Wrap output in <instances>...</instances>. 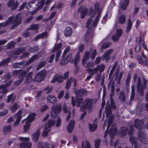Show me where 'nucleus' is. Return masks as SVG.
Returning <instances> with one entry per match:
<instances>
[{"label":"nucleus","instance_id":"nucleus-11","mask_svg":"<svg viewBox=\"0 0 148 148\" xmlns=\"http://www.w3.org/2000/svg\"><path fill=\"white\" fill-rule=\"evenodd\" d=\"M134 128L133 125L130 127L128 131V134L130 136L129 141L132 144L136 145L138 141L137 138L133 136H130L133 133Z\"/></svg>","mask_w":148,"mask_h":148},{"label":"nucleus","instance_id":"nucleus-53","mask_svg":"<svg viewBox=\"0 0 148 148\" xmlns=\"http://www.w3.org/2000/svg\"><path fill=\"white\" fill-rule=\"evenodd\" d=\"M141 49L140 43H137L134 49L136 51L139 52Z\"/></svg>","mask_w":148,"mask_h":148},{"label":"nucleus","instance_id":"nucleus-14","mask_svg":"<svg viewBox=\"0 0 148 148\" xmlns=\"http://www.w3.org/2000/svg\"><path fill=\"white\" fill-rule=\"evenodd\" d=\"M147 81L145 79H143V84L141 85L140 79V78L138 79L137 85L138 91L142 93L144 89L146 87L147 85Z\"/></svg>","mask_w":148,"mask_h":148},{"label":"nucleus","instance_id":"nucleus-21","mask_svg":"<svg viewBox=\"0 0 148 148\" xmlns=\"http://www.w3.org/2000/svg\"><path fill=\"white\" fill-rule=\"evenodd\" d=\"M73 83L74 87H75L77 85V81L73 78H69L67 81L66 84V88L68 89L70 88L71 84Z\"/></svg>","mask_w":148,"mask_h":148},{"label":"nucleus","instance_id":"nucleus-57","mask_svg":"<svg viewBox=\"0 0 148 148\" xmlns=\"http://www.w3.org/2000/svg\"><path fill=\"white\" fill-rule=\"evenodd\" d=\"M95 148H99L100 142V140L99 139H97L95 141Z\"/></svg>","mask_w":148,"mask_h":148},{"label":"nucleus","instance_id":"nucleus-44","mask_svg":"<svg viewBox=\"0 0 148 148\" xmlns=\"http://www.w3.org/2000/svg\"><path fill=\"white\" fill-rule=\"evenodd\" d=\"M125 16L124 15H121L118 21L119 23L121 24L124 23L125 21Z\"/></svg>","mask_w":148,"mask_h":148},{"label":"nucleus","instance_id":"nucleus-63","mask_svg":"<svg viewBox=\"0 0 148 148\" xmlns=\"http://www.w3.org/2000/svg\"><path fill=\"white\" fill-rule=\"evenodd\" d=\"M84 46L83 44H81L79 48L78 52H82L84 50Z\"/></svg>","mask_w":148,"mask_h":148},{"label":"nucleus","instance_id":"nucleus-55","mask_svg":"<svg viewBox=\"0 0 148 148\" xmlns=\"http://www.w3.org/2000/svg\"><path fill=\"white\" fill-rule=\"evenodd\" d=\"M15 45V42L14 41H11L7 45V47L9 49H11L13 48Z\"/></svg>","mask_w":148,"mask_h":148},{"label":"nucleus","instance_id":"nucleus-4","mask_svg":"<svg viewBox=\"0 0 148 148\" xmlns=\"http://www.w3.org/2000/svg\"><path fill=\"white\" fill-rule=\"evenodd\" d=\"M92 99L86 98L83 102L82 106L80 108L81 111L83 112L85 110L89 112H91L92 109Z\"/></svg>","mask_w":148,"mask_h":148},{"label":"nucleus","instance_id":"nucleus-17","mask_svg":"<svg viewBox=\"0 0 148 148\" xmlns=\"http://www.w3.org/2000/svg\"><path fill=\"white\" fill-rule=\"evenodd\" d=\"M138 138L141 143L145 144L148 141L145 134L143 132H139L138 134Z\"/></svg>","mask_w":148,"mask_h":148},{"label":"nucleus","instance_id":"nucleus-15","mask_svg":"<svg viewBox=\"0 0 148 148\" xmlns=\"http://www.w3.org/2000/svg\"><path fill=\"white\" fill-rule=\"evenodd\" d=\"M72 57L71 54L69 53L66 56L62 55V59L60 62V64L61 65H64L67 64L69 61L71 60Z\"/></svg>","mask_w":148,"mask_h":148},{"label":"nucleus","instance_id":"nucleus-12","mask_svg":"<svg viewBox=\"0 0 148 148\" xmlns=\"http://www.w3.org/2000/svg\"><path fill=\"white\" fill-rule=\"evenodd\" d=\"M47 72L43 70L37 73L34 76V81L37 82H41L44 78L46 75Z\"/></svg>","mask_w":148,"mask_h":148},{"label":"nucleus","instance_id":"nucleus-16","mask_svg":"<svg viewBox=\"0 0 148 148\" xmlns=\"http://www.w3.org/2000/svg\"><path fill=\"white\" fill-rule=\"evenodd\" d=\"M17 73H20V75L19 77V80L18 81H16L14 82V84L15 85H17L21 83L23 80L25 75L27 74V71H16Z\"/></svg>","mask_w":148,"mask_h":148},{"label":"nucleus","instance_id":"nucleus-10","mask_svg":"<svg viewBox=\"0 0 148 148\" xmlns=\"http://www.w3.org/2000/svg\"><path fill=\"white\" fill-rule=\"evenodd\" d=\"M55 124V121L53 119H50L49 120L47 124H46V127H45L43 132L42 135L44 136H46L50 130V128L54 125Z\"/></svg>","mask_w":148,"mask_h":148},{"label":"nucleus","instance_id":"nucleus-45","mask_svg":"<svg viewBox=\"0 0 148 148\" xmlns=\"http://www.w3.org/2000/svg\"><path fill=\"white\" fill-rule=\"evenodd\" d=\"M26 124L24 126V130L25 132H27L30 126V123L28 121H25Z\"/></svg>","mask_w":148,"mask_h":148},{"label":"nucleus","instance_id":"nucleus-24","mask_svg":"<svg viewBox=\"0 0 148 148\" xmlns=\"http://www.w3.org/2000/svg\"><path fill=\"white\" fill-rule=\"evenodd\" d=\"M143 124V122L142 120L136 119L134 121V127L138 130H140L142 128Z\"/></svg>","mask_w":148,"mask_h":148},{"label":"nucleus","instance_id":"nucleus-36","mask_svg":"<svg viewBox=\"0 0 148 148\" xmlns=\"http://www.w3.org/2000/svg\"><path fill=\"white\" fill-rule=\"evenodd\" d=\"M33 72H31L29 73L27 75V78L26 80V82L27 83H29L32 81H34V77H33Z\"/></svg>","mask_w":148,"mask_h":148},{"label":"nucleus","instance_id":"nucleus-37","mask_svg":"<svg viewBox=\"0 0 148 148\" xmlns=\"http://www.w3.org/2000/svg\"><path fill=\"white\" fill-rule=\"evenodd\" d=\"M82 148H92V147L89 142L87 140H85L82 142Z\"/></svg>","mask_w":148,"mask_h":148},{"label":"nucleus","instance_id":"nucleus-61","mask_svg":"<svg viewBox=\"0 0 148 148\" xmlns=\"http://www.w3.org/2000/svg\"><path fill=\"white\" fill-rule=\"evenodd\" d=\"M55 55L54 53L52 54L51 55L49 58H48V61L49 63H51L54 59Z\"/></svg>","mask_w":148,"mask_h":148},{"label":"nucleus","instance_id":"nucleus-23","mask_svg":"<svg viewBox=\"0 0 148 148\" xmlns=\"http://www.w3.org/2000/svg\"><path fill=\"white\" fill-rule=\"evenodd\" d=\"M22 110H19L17 113V114L15 115V117L16 118H17V119L14 124V127H15L19 124L21 117V114L22 113Z\"/></svg>","mask_w":148,"mask_h":148},{"label":"nucleus","instance_id":"nucleus-20","mask_svg":"<svg viewBox=\"0 0 148 148\" xmlns=\"http://www.w3.org/2000/svg\"><path fill=\"white\" fill-rule=\"evenodd\" d=\"M88 11V8L85 7H84L83 6H81V7L79 8L78 12L80 13L81 17L82 18H84Z\"/></svg>","mask_w":148,"mask_h":148},{"label":"nucleus","instance_id":"nucleus-30","mask_svg":"<svg viewBox=\"0 0 148 148\" xmlns=\"http://www.w3.org/2000/svg\"><path fill=\"white\" fill-rule=\"evenodd\" d=\"M25 51V48L24 47H22L19 48L15 51H12L10 52V54L12 55H18L21 53H22Z\"/></svg>","mask_w":148,"mask_h":148},{"label":"nucleus","instance_id":"nucleus-33","mask_svg":"<svg viewBox=\"0 0 148 148\" xmlns=\"http://www.w3.org/2000/svg\"><path fill=\"white\" fill-rule=\"evenodd\" d=\"M129 3V0H121V8L122 10H125Z\"/></svg>","mask_w":148,"mask_h":148},{"label":"nucleus","instance_id":"nucleus-41","mask_svg":"<svg viewBox=\"0 0 148 148\" xmlns=\"http://www.w3.org/2000/svg\"><path fill=\"white\" fill-rule=\"evenodd\" d=\"M80 59V56L79 52H77L75 58L74 62L75 66L77 65V64L79 62Z\"/></svg>","mask_w":148,"mask_h":148},{"label":"nucleus","instance_id":"nucleus-43","mask_svg":"<svg viewBox=\"0 0 148 148\" xmlns=\"http://www.w3.org/2000/svg\"><path fill=\"white\" fill-rule=\"evenodd\" d=\"M12 130V127L10 125H7L5 126L3 130L5 133L6 134L10 132Z\"/></svg>","mask_w":148,"mask_h":148},{"label":"nucleus","instance_id":"nucleus-52","mask_svg":"<svg viewBox=\"0 0 148 148\" xmlns=\"http://www.w3.org/2000/svg\"><path fill=\"white\" fill-rule=\"evenodd\" d=\"M11 109L12 110V111H14L18 108V104L17 103L14 104L12 105L10 107Z\"/></svg>","mask_w":148,"mask_h":148},{"label":"nucleus","instance_id":"nucleus-32","mask_svg":"<svg viewBox=\"0 0 148 148\" xmlns=\"http://www.w3.org/2000/svg\"><path fill=\"white\" fill-rule=\"evenodd\" d=\"M112 15V13L110 11H108L105 15L103 17L101 22L102 23H104L106 20L110 18Z\"/></svg>","mask_w":148,"mask_h":148},{"label":"nucleus","instance_id":"nucleus-1","mask_svg":"<svg viewBox=\"0 0 148 148\" xmlns=\"http://www.w3.org/2000/svg\"><path fill=\"white\" fill-rule=\"evenodd\" d=\"M98 11V12L94 21L91 23L92 19L90 18L88 19L86 25V27H89V28L90 29L95 27L97 24L98 21L101 17L102 9L101 8H99V3L97 2H96L94 5V9H93L92 7L90 8L89 13L90 16L91 17L94 16Z\"/></svg>","mask_w":148,"mask_h":148},{"label":"nucleus","instance_id":"nucleus-29","mask_svg":"<svg viewBox=\"0 0 148 148\" xmlns=\"http://www.w3.org/2000/svg\"><path fill=\"white\" fill-rule=\"evenodd\" d=\"M40 134V130H38L35 132L32 135V138L34 142H37L38 139L39 137Z\"/></svg>","mask_w":148,"mask_h":148},{"label":"nucleus","instance_id":"nucleus-18","mask_svg":"<svg viewBox=\"0 0 148 148\" xmlns=\"http://www.w3.org/2000/svg\"><path fill=\"white\" fill-rule=\"evenodd\" d=\"M19 3L16 0H9L8 3V6L12 10L16 9Z\"/></svg>","mask_w":148,"mask_h":148},{"label":"nucleus","instance_id":"nucleus-48","mask_svg":"<svg viewBox=\"0 0 148 148\" xmlns=\"http://www.w3.org/2000/svg\"><path fill=\"white\" fill-rule=\"evenodd\" d=\"M10 58H7L6 59L3 60L0 63V67L1 66H4L5 64H7V63L10 62Z\"/></svg>","mask_w":148,"mask_h":148},{"label":"nucleus","instance_id":"nucleus-22","mask_svg":"<svg viewBox=\"0 0 148 148\" xmlns=\"http://www.w3.org/2000/svg\"><path fill=\"white\" fill-rule=\"evenodd\" d=\"M113 51L112 49H109L107 51L104 53L102 56V60H105L106 62L108 61L110 58V55L112 53Z\"/></svg>","mask_w":148,"mask_h":148},{"label":"nucleus","instance_id":"nucleus-27","mask_svg":"<svg viewBox=\"0 0 148 148\" xmlns=\"http://www.w3.org/2000/svg\"><path fill=\"white\" fill-rule=\"evenodd\" d=\"M36 114L35 113H32L29 115L26 119H24L22 121L21 123H23L25 121H28L30 123L35 119V117Z\"/></svg>","mask_w":148,"mask_h":148},{"label":"nucleus","instance_id":"nucleus-39","mask_svg":"<svg viewBox=\"0 0 148 148\" xmlns=\"http://www.w3.org/2000/svg\"><path fill=\"white\" fill-rule=\"evenodd\" d=\"M127 128L125 127L121 128L120 130V135L121 137H123L125 136L126 134Z\"/></svg>","mask_w":148,"mask_h":148},{"label":"nucleus","instance_id":"nucleus-54","mask_svg":"<svg viewBox=\"0 0 148 148\" xmlns=\"http://www.w3.org/2000/svg\"><path fill=\"white\" fill-rule=\"evenodd\" d=\"M137 58L138 60V62L139 63L141 64H144L145 61H143L142 60V57L140 55H138L137 56Z\"/></svg>","mask_w":148,"mask_h":148},{"label":"nucleus","instance_id":"nucleus-26","mask_svg":"<svg viewBox=\"0 0 148 148\" xmlns=\"http://www.w3.org/2000/svg\"><path fill=\"white\" fill-rule=\"evenodd\" d=\"M75 122L73 120H71L69 122L67 127V130L68 132H72L74 128Z\"/></svg>","mask_w":148,"mask_h":148},{"label":"nucleus","instance_id":"nucleus-40","mask_svg":"<svg viewBox=\"0 0 148 148\" xmlns=\"http://www.w3.org/2000/svg\"><path fill=\"white\" fill-rule=\"evenodd\" d=\"M132 22L130 19H129L127 21V25L126 31L127 33H128L130 32L132 28Z\"/></svg>","mask_w":148,"mask_h":148},{"label":"nucleus","instance_id":"nucleus-51","mask_svg":"<svg viewBox=\"0 0 148 148\" xmlns=\"http://www.w3.org/2000/svg\"><path fill=\"white\" fill-rule=\"evenodd\" d=\"M97 66L99 70V72H101V71H103L105 68V66L103 64H101L100 65H98Z\"/></svg>","mask_w":148,"mask_h":148},{"label":"nucleus","instance_id":"nucleus-59","mask_svg":"<svg viewBox=\"0 0 148 148\" xmlns=\"http://www.w3.org/2000/svg\"><path fill=\"white\" fill-rule=\"evenodd\" d=\"M39 50V48L36 46H35L33 48H31L29 50V51L30 52H33L36 51H38Z\"/></svg>","mask_w":148,"mask_h":148},{"label":"nucleus","instance_id":"nucleus-8","mask_svg":"<svg viewBox=\"0 0 148 148\" xmlns=\"http://www.w3.org/2000/svg\"><path fill=\"white\" fill-rule=\"evenodd\" d=\"M62 45L61 43H60L57 45H55L51 51V52L52 53L55 51L57 52L55 59L56 61V62H58L59 61V58L60 56L61 52L60 49H62L64 48V47H62Z\"/></svg>","mask_w":148,"mask_h":148},{"label":"nucleus","instance_id":"nucleus-28","mask_svg":"<svg viewBox=\"0 0 148 148\" xmlns=\"http://www.w3.org/2000/svg\"><path fill=\"white\" fill-rule=\"evenodd\" d=\"M75 94L79 96H85L87 95V91L83 89H81L77 91H75Z\"/></svg>","mask_w":148,"mask_h":148},{"label":"nucleus","instance_id":"nucleus-58","mask_svg":"<svg viewBox=\"0 0 148 148\" xmlns=\"http://www.w3.org/2000/svg\"><path fill=\"white\" fill-rule=\"evenodd\" d=\"M119 99L122 101H124L125 100V97L123 92H122L121 93L119 97Z\"/></svg>","mask_w":148,"mask_h":148},{"label":"nucleus","instance_id":"nucleus-38","mask_svg":"<svg viewBox=\"0 0 148 148\" xmlns=\"http://www.w3.org/2000/svg\"><path fill=\"white\" fill-rule=\"evenodd\" d=\"M47 32L46 31L42 33L41 34H39L37 35L34 38L35 40H37L40 38H43L45 37H46L47 36Z\"/></svg>","mask_w":148,"mask_h":148},{"label":"nucleus","instance_id":"nucleus-13","mask_svg":"<svg viewBox=\"0 0 148 148\" xmlns=\"http://www.w3.org/2000/svg\"><path fill=\"white\" fill-rule=\"evenodd\" d=\"M11 83V82H10L8 84L6 83V85L3 84L0 86V99L3 98L4 95H5V94L8 91L6 87L8 86Z\"/></svg>","mask_w":148,"mask_h":148},{"label":"nucleus","instance_id":"nucleus-3","mask_svg":"<svg viewBox=\"0 0 148 148\" xmlns=\"http://www.w3.org/2000/svg\"><path fill=\"white\" fill-rule=\"evenodd\" d=\"M44 0H42L40 3H39L38 1H37L38 4L37 3H36V5H37V7L36 8H40L43 6L44 5ZM37 1H38L37 0H32L27 4L25 2L23 3L22 5L20 6V10H21L23 9L26 6V8L27 9V10H29V8H31L32 7L31 4H33L34 3H35ZM35 8H36V7H35Z\"/></svg>","mask_w":148,"mask_h":148},{"label":"nucleus","instance_id":"nucleus-64","mask_svg":"<svg viewBox=\"0 0 148 148\" xmlns=\"http://www.w3.org/2000/svg\"><path fill=\"white\" fill-rule=\"evenodd\" d=\"M38 148H49V146L48 144L46 143H43L42 144L41 146L39 147Z\"/></svg>","mask_w":148,"mask_h":148},{"label":"nucleus","instance_id":"nucleus-9","mask_svg":"<svg viewBox=\"0 0 148 148\" xmlns=\"http://www.w3.org/2000/svg\"><path fill=\"white\" fill-rule=\"evenodd\" d=\"M61 105L60 104H58L56 106L53 105L52 106V111L51 113V116L53 119L56 117L58 115V113L61 111Z\"/></svg>","mask_w":148,"mask_h":148},{"label":"nucleus","instance_id":"nucleus-60","mask_svg":"<svg viewBox=\"0 0 148 148\" xmlns=\"http://www.w3.org/2000/svg\"><path fill=\"white\" fill-rule=\"evenodd\" d=\"M122 33V30L121 29H117L116 32V35L118 37H120Z\"/></svg>","mask_w":148,"mask_h":148},{"label":"nucleus","instance_id":"nucleus-34","mask_svg":"<svg viewBox=\"0 0 148 148\" xmlns=\"http://www.w3.org/2000/svg\"><path fill=\"white\" fill-rule=\"evenodd\" d=\"M47 100L49 102L52 103H55L57 102L56 98L53 95H49L47 97Z\"/></svg>","mask_w":148,"mask_h":148},{"label":"nucleus","instance_id":"nucleus-35","mask_svg":"<svg viewBox=\"0 0 148 148\" xmlns=\"http://www.w3.org/2000/svg\"><path fill=\"white\" fill-rule=\"evenodd\" d=\"M72 32V28L70 27H67L65 30L64 34L65 36L69 37L71 36Z\"/></svg>","mask_w":148,"mask_h":148},{"label":"nucleus","instance_id":"nucleus-25","mask_svg":"<svg viewBox=\"0 0 148 148\" xmlns=\"http://www.w3.org/2000/svg\"><path fill=\"white\" fill-rule=\"evenodd\" d=\"M63 77L62 75H56L52 79L51 82L53 83L56 82L58 83H61L63 81Z\"/></svg>","mask_w":148,"mask_h":148},{"label":"nucleus","instance_id":"nucleus-31","mask_svg":"<svg viewBox=\"0 0 148 148\" xmlns=\"http://www.w3.org/2000/svg\"><path fill=\"white\" fill-rule=\"evenodd\" d=\"M90 29H88L85 34L84 41L86 43H87L88 41H89L90 42H91V35L92 34L90 32Z\"/></svg>","mask_w":148,"mask_h":148},{"label":"nucleus","instance_id":"nucleus-46","mask_svg":"<svg viewBox=\"0 0 148 148\" xmlns=\"http://www.w3.org/2000/svg\"><path fill=\"white\" fill-rule=\"evenodd\" d=\"M76 102L77 103L76 106L77 107H79L80 106V104H82V102L83 100L82 97L78 98L76 97Z\"/></svg>","mask_w":148,"mask_h":148},{"label":"nucleus","instance_id":"nucleus-47","mask_svg":"<svg viewBox=\"0 0 148 148\" xmlns=\"http://www.w3.org/2000/svg\"><path fill=\"white\" fill-rule=\"evenodd\" d=\"M89 128L90 131L94 132L96 129L97 125L96 124L93 123L92 124H89Z\"/></svg>","mask_w":148,"mask_h":148},{"label":"nucleus","instance_id":"nucleus-50","mask_svg":"<svg viewBox=\"0 0 148 148\" xmlns=\"http://www.w3.org/2000/svg\"><path fill=\"white\" fill-rule=\"evenodd\" d=\"M98 71V69L97 66L96 67L93 69L90 70L89 71V73L91 75H93L96 73Z\"/></svg>","mask_w":148,"mask_h":148},{"label":"nucleus","instance_id":"nucleus-49","mask_svg":"<svg viewBox=\"0 0 148 148\" xmlns=\"http://www.w3.org/2000/svg\"><path fill=\"white\" fill-rule=\"evenodd\" d=\"M39 28V25L37 24H32L29 28V29L32 30H37Z\"/></svg>","mask_w":148,"mask_h":148},{"label":"nucleus","instance_id":"nucleus-56","mask_svg":"<svg viewBox=\"0 0 148 148\" xmlns=\"http://www.w3.org/2000/svg\"><path fill=\"white\" fill-rule=\"evenodd\" d=\"M113 118L112 117L108 119V127L107 129H108L111 125Z\"/></svg>","mask_w":148,"mask_h":148},{"label":"nucleus","instance_id":"nucleus-42","mask_svg":"<svg viewBox=\"0 0 148 148\" xmlns=\"http://www.w3.org/2000/svg\"><path fill=\"white\" fill-rule=\"evenodd\" d=\"M82 64L86 68H93L94 66V64L92 62H87L86 63V62H85L84 63H82Z\"/></svg>","mask_w":148,"mask_h":148},{"label":"nucleus","instance_id":"nucleus-7","mask_svg":"<svg viewBox=\"0 0 148 148\" xmlns=\"http://www.w3.org/2000/svg\"><path fill=\"white\" fill-rule=\"evenodd\" d=\"M18 139L22 142L20 144V148H31L32 146V143L29 142V138H25L19 137Z\"/></svg>","mask_w":148,"mask_h":148},{"label":"nucleus","instance_id":"nucleus-2","mask_svg":"<svg viewBox=\"0 0 148 148\" xmlns=\"http://www.w3.org/2000/svg\"><path fill=\"white\" fill-rule=\"evenodd\" d=\"M22 15L21 14H18L16 15L15 16H13L10 17L6 22L0 23V29L10 24H12L11 28L13 29L17 26L19 25L21 21Z\"/></svg>","mask_w":148,"mask_h":148},{"label":"nucleus","instance_id":"nucleus-19","mask_svg":"<svg viewBox=\"0 0 148 148\" xmlns=\"http://www.w3.org/2000/svg\"><path fill=\"white\" fill-rule=\"evenodd\" d=\"M116 132V127L115 125H113L111 128L110 131L109 132V134L111 138L110 140V145L111 146L112 145L113 142L112 140L113 138V137L114 136L115 133Z\"/></svg>","mask_w":148,"mask_h":148},{"label":"nucleus","instance_id":"nucleus-62","mask_svg":"<svg viewBox=\"0 0 148 148\" xmlns=\"http://www.w3.org/2000/svg\"><path fill=\"white\" fill-rule=\"evenodd\" d=\"M49 107L46 105H44L41 108L40 111L43 112L48 108Z\"/></svg>","mask_w":148,"mask_h":148},{"label":"nucleus","instance_id":"nucleus-5","mask_svg":"<svg viewBox=\"0 0 148 148\" xmlns=\"http://www.w3.org/2000/svg\"><path fill=\"white\" fill-rule=\"evenodd\" d=\"M96 53V49H91L89 51L86 52L82 59V63H84V62L89 59L90 57L92 59H94Z\"/></svg>","mask_w":148,"mask_h":148},{"label":"nucleus","instance_id":"nucleus-6","mask_svg":"<svg viewBox=\"0 0 148 148\" xmlns=\"http://www.w3.org/2000/svg\"><path fill=\"white\" fill-rule=\"evenodd\" d=\"M38 56L36 55H35L33 56L28 61V62L24 61L23 62L16 63H14L13 65V67L14 68H21L22 66H25L26 64L28 65L30 63L32 62L36 59L38 58Z\"/></svg>","mask_w":148,"mask_h":148}]
</instances>
